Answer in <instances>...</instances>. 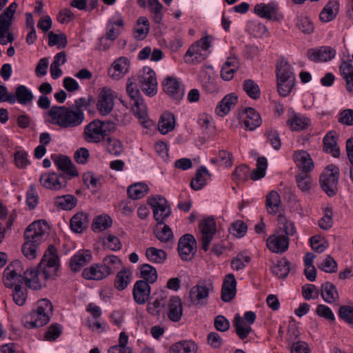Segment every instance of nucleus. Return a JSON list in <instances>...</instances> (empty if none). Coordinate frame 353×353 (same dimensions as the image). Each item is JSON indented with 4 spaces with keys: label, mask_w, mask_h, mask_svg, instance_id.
<instances>
[{
    "label": "nucleus",
    "mask_w": 353,
    "mask_h": 353,
    "mask_svg": "<svg viewBox=\"0 0 353 353\" xmlns=\"http://www.w3.org/2000/svg\"><path fill=\"white\" fill-rule=\"evenodd\" d=\"M48 121L62 129H74L80 126L85 120L83 111L74 110L71 106H52L47 113Z\"/></svg>",
    "instance_id": "f257e3e1"
},
{
    "label": "nucleus",
    "mask_w": 353,
    "mask_h": 353,
    "mask_svg": "<svg viewBox=\"0 0 353 353\" xmlns=\"http://www.w3.org/2000/svg\"><path fill=\"white\" fill-rule=\"evenodd\" d=\"M53 310L52 303L43 299L37 302V309L30 313L24 323L26 327L32 329L39 327L47 324L50 321V316Z\"/></svg>",
    "instance_id": "f03ea898"
},
{
    "label": "nucleus",
    "mask_w": 353,
    "mask_h": 353,
    "mask_svg": "<svg viewBox=\"0 0 353 353\" xmlns=\"http://www.w3.org/2000/svg\"><path fill=\"white\" fill-rule=\"evenodd\" d=\"M126 92L130 99V104L135 116L142 124L146 125L149 122L148 119V109L137 85L132 82L128 83L126 87Z\"/></svg>",
    "instance_id": "7ed1b4c3"
},
{
    "label": "nucleus",
    "mask_w": 353,
    "mask_h": 353,
    "mask_svg": "<svg viewBox=\"0 0 353 353\" xmlns=\"http://www.w3.org/2000/svg\"><path fill=\"white\" fill-rule=\"evenodd\" d=\"M212 41L211 37L206 36L194 43L185 54V62L196 64L204 61L210 54Z\"/></svg>",
    "instance_id": "20e7f679"
},
{
    "label": "nucleus",
    "mask_w": 353,
    "mask_h": 353,
    "mask_svg": "<svg viewBox=\"0 0 353 353\" xmlns=\"http://www.w3.org/2000/svg\"><path fill=\"white\" fill-rule=\"evenodd\" d=\"M267 166L266 158L264 157H259L256 162V168L251 174L250 168L245 165L236 167L232 173L233 180L236 181H245L249 178L250 174L252 180H259L265 176Z\"/></svg>",
    "instance_id": "39448f33"
},
{
    "label": "nucleus",
    "mask_w": 353,
    "mask_h": 353,
    "mask_svg": "<svg viewBox=\"0 0 353 353\" xmlns=\"http://www.w3.org/2000/svg\"><path fill=\"white\" fill-rule=\"evenodd\" d=\"M59 259L57 249L52 245L45 252L39 268L43 270L46 279H54L59 268Z\"/></svg>",
    "instance_id": "423d86ee"
},
{
    "label": "nucleus",
    "mask_w": 353,
    "mask_h": 353,
    "mask_svg": "<svg viewBox=\"0 0 353 353\" xmlns=\"http://www.w3.org/2000/svg\"><path fill=\"white\" fill-rule=\"evenodd\" d=\"M339 169L331 164L327 166L320 177V185L323 190L329 196L335 195L338 190Z\"/></svg>",
    "instance_id": "0eeeda50"
},
{
    "label": "nucleus",
    "mask_w": 353,
    "mask_h": 353,
    "mask_svg": "<svg viewBox=\"0 0 353 353\" xmlns=\"http://www.w3.org/2000/svg\"><path fill=\"white\" fill-rule=\"evenodd\" d=\"M23 267L19 261L10 263L4 270L3 282L7 288H14L22 284Z\"/></svg>",
    "instance_id": "6e6552de"
},
{
    "label": "nucleus",
    "mask_w": 353,
    "mask_h": 353,
    "mask_svg": "<svg viewBox=\"0 0 353 353\" xmlns=\"http://www.w3.org/2000/svg\"><path fill=\"white\" fill-rule=\"evenodd\" d=\"M138 83L142 91L148 97L157 92V80L155 72L150 67H144L138 76Z\"/></svg>",
    "instance_id": "1a4fd4ad"
},
{
    "label": "nucleus",
    "mask_w": 353,
    "mask_h": 353,
    "mask_svg": "<svg viewBox=\"0 0 353 353\" xmlns=\"http://www.w3.org/2000/svg\"><path fill=\"white\" fill-rule=\"evenodd\" d=\"M48 230L49 226L44 220L35 221L26 229L25 239L41 244L46 239Z\"/></svg>",
    "instance_id": "9d476101"
},
{
    "label": "nucleus",
    "mask_w": 353,
    "mask_h": 353,
    "mask_svg": "<svg viewBox=\"0 0 353 353\" xmlns=\"http://www.w3.org/2000/svg\"><path fill=\"white\" fill-rule=\"evenodd\" d=\"M83 139L89 143H100L105 141V130L103 128L101 121L94 119L84 127Z\"/></svg>",
    "instance_id": "9b49d317"
},
{
    "label": "nucleus",
    "mask_w": 353,
    "mask_h": 353,
    "mask_svg": "<svg viewBox=\"0 0 353 353\" xmlns=\"http://www.w3.org/2000/svg\"><path fill=\"white\" fill-rule=\"evenodd\" d=\"M115 98V92L108 87H103L99 90L97 108L101 115L106 116L111 112Z\"/></svg>",
    "instance_id": "f8f14e48"
},
{
    "label": "nucleus",
    "mask_w": 353,
    "mask_h": 353,
    "mask_svg": "<svg viewBox=\"0 0 353 353\" xmlns=\"http://www.w3.org/2000/svg\"><path fill=\"white\" fill-rule=\"evenodd\" d=\"M148 203L152 207L154 217L159 225H162L165 219L170 215L171 210L165 198L161 196L150 197Z\"/></svg>",
    "instance_id": "ddd939ff"
},
{
    "label": "nucleus",
    "mask_w": 353,
    "mask_h": 353,
    "mask_svg": "<svg viewBox=\"0 0 353 353\" xmlns=\"http://www.w3.org/2000/svg\"><path fill=\"white\" fill-rule=\"evenodd\" d=\"M41 185L51 190H60L67 186V179L63 174L55 172H46L39 178Z\"/></svg>",
    "instance_id": "4468645a"
},
{
    "label": "nucleus",
    "mask_w": 353,
    "mask_h": 353,
    "mask_svg": "<svg viewBox=\"0 0 353 353\" xmlns=\"http://www.w3.org/2000/svg\"><path fill=\"white\" fill-rule=\"evenodd\" d=\"M213 290L212 283H201L193 286L190 290L191 303L196 306L207 304L210 292Z\"/></svg>",
    "instance_id": "2eb2a0df"
},
{
    "label": "nucleus",
    "mask_w": 353,
    "mask_h": 353,
    "mask_svg": "<svg viewBox=\"0 0 353 353\" xmlns=\"http://www.w3.org/2000/svg\"><path fill=\"white\" fill-rule=\"evenodd\" d=\"M17 8V4L13 2L0 14V43L1 45H6L8 43L6 35L12 24V18Z\"/></svg>",
    "instance_id": "dca6fc26"
},
{
    "label": "nucleus",
    "mask_w": 353,
    "mask_h": 353,
    "mask_svg": "<svg viewBox=\"0 0 353 353\" xmlns=\"http://www.w3.org/2000/svg\"><path fill=\"white\" fill-rule=\"evenodd\" d=\"M196 249V242L194 237L190 234L181 236L178 243V252L183 260L190 259Z\"/></svg>",
    "instance_id": "f3484780"
},
{
    "label": "nucleus",
    "mask_w": 353,
    "mask_h": 353,
    "mask_svg": "<svg viewBox=\"0 0 353 353\" xmlns=\"http://www.w3.org/2000/svg\"><path fill=\"white\" fill-rule=\"evenodd\" d=\"M199 228L202 234V249L208 250L209 245L216 232V223L213 218L203 219L199 224Z\"/></svg>",
    "instance_id": "a211bd4d"
},
{
    "label": "nucleus",
    "mask_w": 353,
    "mask_h": 353,
    "mask_svg": "<svg viewBox=\"0 0 353 353\" xmlns=\"http://www.w3.org/2000/svg\"><path fill=\"white\" fill-rule=\"evenodd\" d=\"M163 91L176 101L181 100L184 95L183 84L175 77H168L163 83Z\"/></svg>",
    "instance_id": "6ab92c4d"
},
{
    "label": "nucleus",
    "mask_w": 353,
    "mask_h": 353,
    "mask_svg": "<svg viewBox=\"0 0 353 353\" xmlns=\"http://www.w3.org/2000/svg\"><path fill=\"white\" fill-rule=\"evenodd\" d=\"M23 280L28 287L34 290H39L43 285H45L46 282L49 279H46L43 275V270L39 272L36 269L28 268L26 271L23 270Z\"/></svg>",
    "instance_id": "aec40b11"
},
{
    "label": "nucleus",
    "mask_w": 353,
    "mask_h": 353,
    "mask_svg": "<svg viewBox=\"0 0 353 353\" xmlns=\"http://www.w3.org/2000/svg\"><path fill=\"white\" fill-rule=\"evenodd\" d=\"M336 56V50L330 46L311 48L307 51V58L314 62H327Z\"/></svg>",
    "instance_id": "412c9836"
},
{
    "label": "nucleus",
    "mask_w": 353,
    "mask_h": 353,
    "mask_svg": "<svg viewBox=\"0 0 353 353\" xmlns=\"http://www.w3.org/2000/svg\"><path fill=\"white\" fill-rule=\"evenodd\" d=\"M130 65V62L128 58L119 57L114 61L108 69V75L112 79H121L129 72Z\"/></svg>",
    "instance_id": "4be33fe9"
},
{
    "label": "nucleus",
    "mask_w": 353,
    "mask_h": 353,
    "mask_svg": "<svg viewBox=\"0 0 353 353\" xmlns=\"http://www.w3.org/2000/svg\"><path fill=\"white\" fill-rule=\"evenodd\" d=\"M266 245L272 252L282 254L288 249L289 238L279 233H276L268 238Z\"/></svg>",
    "instance_id": "5701e85b"
},
{
    "label": "nucleus",
    "mask_w": 353,
    "mask_h": 353,
    "mask_svg": "<svg viewBox=\"0 0 353 353\" xmlns=\"http://www.w3.org/2000/svg\"><path fill=\"white\" fill-rule=\"evenodd\" d=\"M123 26L121 16L117 14L108 19L106 26L105 37L109 41H114L119 36Z\"/></svg>",
    "instance_id": "b1692460"
},
{
    "label": "nucleus",
    "mask_w": 353,
    "mask_h": 353,
    "mask_svg": "<svg viewBox=\"0 0 353 353\" xmlns=\"http://www.w3.org/2000/svg\"><path fill=\"white\" fill-rule=\"evenodd\" d=\"M150 286L143 280L137 281L133 288V298L134 301L139 305L145 304L150 296Z\"/></svg>",
    "instance_id": "393cba45"
},
{
    "label": "nucleus",
    "mask_w": 353,
    "mask_h": 353,
    "mask_svg": "<svg viewBox=\"0 0 353 353\" xmlns=\"http://www.w3.org/2000/svg\"><path fill=\"white\" fill-rule=\"evenodd\" d=\"M236 292V281L233 274H227L221 289V299L224 302L233 299Z\"/></svg>",
    "instance_id": "a878e982"
},
{
    "label": "nucleus",
    "mask_w": 353,
    "mask_h": 353,
    "mask_svg": "<svg viewBox=\"0 0 353 353\" xmlns=\"http://www.w3.org/2000/svg\"><path fill=\"white\" fill-rule=\"evenodd\" d=\"M92 254L89 250H79L70 259V268L74 272H79L85 265L92 260Z\"/></svg>",
    "instance_id": "bb28decb"
},
{
    "label": "nucleus",
    "mask_w": 353,
    "mask_h": 353,
    "mask_svg": "<svg viewBox=\"0 0 353 353\" xmlns=\"http://www.w3.org/2000/svg\"><path fill=\"white\" fill-rule=\"evenodd\" d=\"M293 159L297 167L305 173L310 172L314 168L310 155L305 150L295 151Z\"/></svg>",
    "instance_id": "cd10ccee"
},
{
    "label": "nucleus",
    "mask_w": 353,
    "mask_h": 353,
    "mask_svg": "<svg viewBox=\"0 0 353 353\" xmlns=\"http://www.w3.org/2000/svg\"><path fill=\"white\" fill-rule=\"evenodd\" d=\"M82 276L87 280L100 281L108 277L102 263H93L85 268L82 272Z\"/></svg>",
    "instance_id": "c85d7f7f"
},
{
    "label": "nucleus",
    "mask_w": 353,
    "mask_h": 353,
    "mask_svg": "<svg viewBox=\"0 0 353 353\" xmlns=\"http://www.w3.org/2000/svg\"><path fill=\"white\" fill-rule=\"evenodd\" d=\"M54 164L57 168L63 172L70 177H75L78 176V171L75 168L72 162L67 156L60 155L53 159Z\"/></svg>",
    "instance_id": "c756f323"
},
{
    "label": "nucleus",
    "mask_w": 353,
    "mask_h": 353,
    "mask_svg": "<svg viewBox=\"0 0 353 353\" xmlns=\"http://www.w3.org/2000/svg\"><path fill=\"white\" fill-rule=\"evenodd\" d=\"M183 315V303L178 296H172L168 303V316L174 322H178Z\"/></svg>",
    "instance_id": "7c9ffc66"
},
{
    "label": "nucleus",
    "mask_w": 353,
    "mask_h": 353,
    "mask_svg": "<svg viewBox=\"0 0 353 353\" xmlns=\"http://www.w3.org/2000/svg\"><path fill=\"white\" fill-rule=\"evenodd\" d=\"M237 101V96L233 93L225 96L216 108L217 114L220 117L225 116L232 108H234Z\"/></svg>",
    "instance_id": "2f4dec72"
},
{
    "label": "nucleus",
    "mask_w": 353,
    "mask_h": 353,
    "mask_svg": "<svg viewBox=\"0 0 353 353\" xmlns=\"http://www.w3.org/2000/svg\"><path fill=\"white\" fill-rule=\"evenodd\" d=\"M88 214L83 212H79L72 217L70 228L76 233H81L88 228Z\"/></svg>",
    "instance_id": "473e14b6"
},
{
    "label": "nucleus",
    "mask_w": 353,
    "mask_h": 353,
    "mask_svg": "<svg viewBox=\"0 0 353 353\" xmlns=\"http://www.w3.org/2000/svg\"><path fill=\"white\" fill-rule=\"evenodd\" d=\"M287 123L293 131H301L307 128L310 125V119L302 114L293 112Z\"/></svg>",
    "instance_id": "72a5a7b5"
},
{
    "label": "nucleus",
    "mask_w": 353,
    "mask_h": 353,
    "mask_svg": "<svg viewBox=\"0 0 353 353\" xmlns=\"http://www.w3.org/2000/svg\"><path fill=\"white\" fill-rule=\"evenodd\" d=\"M154 295L156 296L155 300L148 303L147 310L150 314L157 315L165 305L167 293L165 291L161 290L155 293Z\"/></svg>",
    "instance_id": "f704fd0d"
},
{
    "label": "nucleus",
    "mask_w": 353,
    "mask_h": 353,
    "mask_svg": "<svg viewBox=\"0 0 353 353\" xmlns=\"http://www.w3.org/2000/svg\"><path fill=\"white\" fill-rule=\"evenodd\" d=\"M261 124L260 114L253 108H249L245 110V118L244 125L245 129L250 131L255 130Z\"/></svg>",
    "instance_id": "c9c22d12"
},
{
    "label": "nucleus",
    "mask_w": 353,
    "mask_h": 353,
    "mask_svg": "<svg viewBox=\"0 0 353 353\" xmlns=\"http://www.w3.org/2000/svg\"><path fill=\"white\" fill-rule=\"evenodd\" d=\"M339 8V4L336 0H330L320 12L319 18L323 22H328L333 20L336 16Z\"/></svg>",
    "instance_id": "e433bc0d"
},
{
    "label": "nucleus",
    "mask_w": 353,
    "mask_h": 353,
    "mask_svg": "<svg viewBox=\"0 0 353 353\" xmlns=\"http://www.w3.org/2000/svg\"><path fill=\"white\" fill-rule=\"evenodd\" d=\"M197 345L192 341H181L172 345L170 353H196Z\"/></svg>",
    "instance_id": "4c0bfd02"
},
{
    "label": "nucleus",
    "mask_w": 353,
    "mask_h": 353,
    "mask_svg": "<svg viewBox=\"0 0 353 353\" xmlns=\"http://www.w3.org/2000/svg\"><path fill=\"white\" fill-rule=\"evenodd\" d=\"M239 68V63L235 57H230L224 63L221 70V77L225 81H230L234 77V72Z\"/></svg>",
    "instance_id": "58836bf2"
},
{
    "label": "nucleus",
    "mask_w": 353,
    "mask_h": 353,
    "mask_svg": "<svg viewBox=\"0 0 353 353\" xmlns=\"http://www.w3.org/2000/svg\"><path fill=\"white\" fill-rule=\"evenodd\" d=\"M175 118L170 112H164L158 123V129L162 134H166L174 130Z\"/></svg>",
    "instance_id": "ea45409f"
},
{
    "label": "nucleus",
    "mask_w": 353,
    "mask_h": 353,
    "mask_svg": "<svg viewBox=\"0 0 353 353\" xmlns=\"http://www.w3.org/2000/svg\"><path fill=\"white\" fill-rule=\"evenodd\" d=\"M276 6L272 3H258L254 8V13L261 18L271 19L276 13Z\"/></svg>",
    "instance_id": "a19ab883"
},
{
    "label": "nucleus",
    "mask_w": 353,
    "mask_h": 353,
    "mask_svg": "<svg viewBox=\"0 0 353 353\" xmlns=\"http://www.w3.org/2000/svg\"><path fill=\"white\" fill-rule=\"evenodd\" d=\"M150 30V23L145 17H140L134 28V37L137 40L144 39Z\"/></svg>",
    "instance_id": "79ce46f5"
},
{
    "label": "nucleus",
    "mask_w": 353,
    "mask_h": 353,
    "mask_svg": "<svg viewBox=\"0 0 353 353\" xmlns=\"http://www.w3.org/2000/svg\"><path fill=\"white\" fill-rule=\"evenodd\" d=\"M210 175L206 168L201 167L197 170L195 177L191 181V188L194 190H201L206 185L207 181L210 178Z\"/></svg>",
    "instance_id": "37998d69"
},
{
    "label": "nucleus",
    "mask_w": 353,
    "mask_h": 353,
    "mask_svg": "<svg viewBox=\"0 0 353 353\" xmlns=\"http://www.w3.org/2000/svg\"><path fill=\"white\" fill-rule=\"evenodd\" d=\"M103 143L105 149L110 154L119 156L123 152L122 142L115 137H107Z\"/></svg>",
    "instance_id": "c03bdc74"
},
{
    "label": "nucleus",
    "mask_w": 353,
    "mask_h": 353,
    "mask_svg": "<svg viewBox=\"0 0 353 353\" xmlns=\"http://www.w3.org/2000/svg\"><path fill=\"white\" fill-rule=\"evenodd\" d=\"M233 326L235 328L236 334L241 339H245L252 332L250 325L247 323L245 320L239 314H236L234 317L233 321Z\"/></svg>",
    "instance_id": "a18cd8bd"
},
{
    "label": "nucleus",
    "mask_w": 353,
    "mask_h": 353,
    "mask_svg": "<svg viewBox=\"0 0 353 353\" xmlns=\"http://www.w3.org/2000/svg\"><path fill=\"white\" fill-rule=\"evenodd\" d=\"M321 295L323 299L328 303H333L339 299V294L336 287L330 282L323 283L321 285Z\"/></svg>",
    "instance_id": "49530a36"
},
{
    "label": "nucleus",
    "mask_w": 353,
    "mask_h": 353,
    "mask_svg": "<svg viewBox=\"0 0 353 353\" xmlns=\"http://www.w3.org/2000/svg\"><path fill=\"white\" fill-rule=\"evenodd\" d=\"M77 202L76 197L72 194L56 196L54 200V205L63 210H72L76 206Z\"/></svg>",
    "instance_id": "de8ad7c7"
},
{
    "label": "nucleus",
    "mask_w": 353,
    "mask_h": 353,
    "mask_svg": "<svg viewBox=\"0 0 353 353\" xmlns=\"http://www.w3.org/2000/svg\"><path fill=\"white\" fill-rule=\"evenodd\" d=\"M266 208L268 212L272 214H276L279 212L281 208V197L276 191H271L266 196Z\"/></svg>",
    "instance_id": "09e8293b"
},
{
    "label": "nucleus",
    "mask_w": 353,
    "mask_h": 353,
    "mask_svg": "<svg viewBox=\"0 0 353 353\" xmlns=\"http://www.w3.org/2000/svg\"><path fill=\"white\" fill-rule=\"evenodd\" d=\"M323 141L324 151L331 154L334 157H339L340 150L336 144L334 132H330L327 133L324 137Z\"/></svg>",
    "instance_id": "8fccbe9b"
},
{
    "label": "nucleus",
    "mask_w": 353,
    "mask_h": 353,
    "mask_svg": "<svg viewBox=\"0 0 353 353\" xmlns=\"http://www.w3.org/2000/svg\"><path fill=\"white\" fill-rule=\"evenodd\" d=\"M132 272L126 268H123L116 275L114 279V287L118 290H123L127 288L131 281Z\"/></svg>",
    "instance_id": "3c124183"
},
{
    "label": "nucleus",
    "mask_w": 353,
    "mask_h": 353,
    "mask_svg": "<svg viewBox=\"0 0 353 353\" xmlns=\"http://www.w3.org/2000/svg\"><path fill=\"white\" fill-rule=\"evenodd\" d=\"M276 78L286 79L295 81V76L290 64L285 60H281L276 65Z\"/></svg>",
    "instance_id": "603ef678"
},
{
    "label": "nucleus",
    "mask_w": 353,
    "mask_h": 353,
    "mask_svg": "<svg viewBox=\"0 0 353 353\" xmlns=\"http://www.w3.org/2000/svg\"><path fill=\"white\" fill-rule=\"evenodd\" d=\"M108 276L114 273L122 265L121 260L115 255H108L101 262Z\"/></svg>",
    "instance_id": "864d4df0"
},
{
    "label": "nucleus",
    "mask_w": 353,
    "mask_h": 353,
    "mask_svg": "<svg viewBox=\"0 0 353 353\" xmlns=\"http://www.w3.org/2000/svg\"><path fill=\"white\" fill-rule=\"evenodd\" d=\"M290 262L285 258H283L272 267V272L279 278L284 279L290 272Z\"/></svg>",
    "instance_id": "5fc2aeb1"
},
{
    "label": "nucleus",
    "mask_w": 353,
    "mask_h": 353,
    "mask_svg": "<svg viewBox=\"0 0 353 353\" xmlns=\"http://www.w3.org/2000/svg\"><path fill=\"white\" fill-rule=\"evenodd\" d=\"M128 194L129 196L134 199H139L143 197L148 192V187L145 183H135L128 188Z\"/></svg>",
    "instance_id": "6e6d98bb"
},
{
    "label": "nucleus",
    "mask_w": 353,
    "mask_h": 353,
    "mask_svg": "<svg viewBox=\"0 0 353 353\" xmlns=\"http://www.w3.org/2000/svg\"><path fill=\"white\" fill-rule=\"evenodd\" d=\"M15 102L17 101L19 103L26 105L33 99V94L31 91L25 85H20L17 86L15 91Z\"/></svg>",
    "instance_id": "4d7b16f0"
},
{
    "label": "nucleus",
    "mask_w": 353,
    "mask_h": 353,
    "mask_svg": "<svg viewBox=\"0 0 353 353\" xmlns=\"http://www.w3.org/2000/svg\"><path fill=\"white\" fill-rule=\"evenodd\" d=\"M145 255L150 261L155 263H163L167 258V254L163 250L157 249L154 247L148 248L145 251Z\"/></svg>",
    "instance_id": "13d9d810"
},
{
    "label": "nucleus",
    "mask_w": 353,
    "mask_h": 353,
    "mask_svg": "<svg viewBox=\"0 0 353 353\" xmlns=\"http://www.w3.org/2000/svg\"><path fill=\"white\" fill-rule=\"evenodd\" d=\"M39 245V243L26 239L22 246L23 255L30 260L34 259L37 256V250Z\"/></svg>",
    "instance_id": "bf43d9fd"
},
{
    "label": "nucleus",
    "mask_w": 353,
    "mask_h": 353,
    "mask_svg": "<svg viewBox=\"0 0 353 353\" xmlns=\"http://www.w3.org/2000/svg\"><path fill=\"white\" fill-rule=\"evenodd\" d=\"M298 188L304 193H309L313 185V180L305 172L296 176Z\"/></svg>",
    "instance_id": "052dcab7"
},
{
    "label": "nucleus",
    "mask_w": 353,
    "mask_h": 353,
    "mask_svg": "<svg viewBox=\"0 0 353 353\" xmlns=\"http://www.w3.org/2000/svg\"><path fill=\"white\" fill-rule=\"evenodd\" d=\"M251 259L250 256L239 253L231 261V268L234 271L243 270L250 263Z\"/></svg>",
    "instance_id": "680f3d73"
},
{
    "label": "nucleus",
    "mask_w": 353,
    "mask_h": 353,
    "mask_svg": "<svg viewBox=\"0 0 353 353\" xmlns=\"http://www.w3.org/2000/svg\"><path fill=\"white\" fill-rule=\"evenodd\" d=\"M141 276L148 283H153L157 279V272L149 264H143L141 268Z\"/></svg>",
    "instance_id": "e2e57ef3"
},
{
    "label": "nucleus",
    "mask_w": 353,
    "mask_h": 353,
    "mask_svg": "<svg viewBox=\"0 0 353 353\" xmlns=\"http://www.w3.org/2000/svg\"><path fill=\"white\" fill-rule=\"evenodd\" d=\"M278 223L280 229L285 233L284 236L288 238L296 233V230L294 223L288 220L285 216H279Z\"/></svg>",
    "instance_id": "0e129e2a"
},
{
    "label": "nucleus",
    "mask_w": 353,
    "mask_h": 353,
    "mask_svg": "<svg viewBox=\"0 0 353 353\" xmlns=\"http://www.w3.org/2000/svg\"><path fill=\"white\" fill-rule=\"evenodd\" d=\"M148 5L154 21L160 23L163 16V6L158 0H148Z\"/></svg>",
    "instance_id": "69168bd1"
},
{
    "label": "nucleus",
    "mask_w": 353,
    "mask_h": 353,
    "mask_svg": "<svg viewBox=\"0 0 353 353\" xmlns=\"http://www.w3.org/2000/svg\"><path fill=\"white\" fill-rule=\"evenodd\" d=\"M243 90L252 99H256L260 97L259 85L252 79H246L243 83Z\"/></svg>",
    "instance_id": "338daca9"
},
{
    "label": "nucleus",
    "mask_w": 353,
    "mask_h": 353,
    "mask_svg": "<svg viewBox=\"0 0 353 353\" xmlns=\"http://www.w3.org/2000/svg\"><path fill=\"white\" fill-rule=\"evenodd\" d=\"M14 159L16 166L19 169H25L30 164L28 154L23 150H16Z\"/></svg>",
    "instance_id": "774afa93"
}]
</instances>
